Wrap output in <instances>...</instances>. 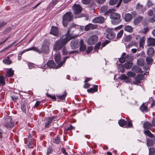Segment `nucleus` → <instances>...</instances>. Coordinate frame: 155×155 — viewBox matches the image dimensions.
<instances>
[{
  "mask_svg": "<svg viewBox=\"0 0 155 155\" xmlns=\"http://www.w3.org/2000/svg\"><path fill=\"white\" fill-rule=\"evenodd\" d=\"M72 37L69 35H65L62 38L57 41L54 45L53 50L57 52V51L60 50L65 45Z\"/></svg>",
  "mask_w": 155,
  "mask_h": 155,
  "instance_id": "1",
  "label": "nucleus"
},
{
  "mask_svg": "<svg viewBox=\"0 0 155 155\" xmlns=\"http://www.w3.org/2000/svg\"><path fill=\"white\" fill-rule=\"evenodd\" d=\"M132 70L136 72L142 73L141 74L137 75L136 77L135 80L133 82L134 84H137L140 83L141 81L143 80L144 78L143 75H146V74H148L147 72H145L143 74V72L141 68H132Z\"/></svg>",
  "mask_w": 155,
  "mask_h": 155,
  "instance_id": "2",
  "label": "nucleus"
},
{
  "mask_svg": "<svg viewBox=\"0 0 155 155\" xmlns=\"http://www.w3.org/2000/svg\"><path fill=\"white\" fill-rule=\"evenodd\" d=\"M110 18L112 24L114 25H117L121 21L120 15L117 13L113 12V13L110 14Z\"/></svg>",
  "mask_w": 155,
  "mask_h": 155,
  "instance_id": "3",
  "label": "nucleus"
},
{
  "mask_svg": "<svg viewBox=\"0 0 155 155\" xmlns=\"http://www.w3.org/2000/svg\"><path fill=\"white\" fill-rule=\"evenodd\" d=\"M74 14L75 15V18H81L83 16L82 14L79 15L82 10V8L79 4H75L72 7Z\"/></svg>",
  "mask_w": 155,
  "mask_h": 155,
  "instance_id": "4",
  "label": "nucleus"
},
{
  "mask_svg": "<svg viewBox=\"0 0 155 155\" xmlns=\"http://www.w3.org/2000/svg\"><path fill=\"white\" fill-rule=\"evenodd\" d=\"M134 59V56L130 54H127L126 53L123 52L120 58H119V61L120 63H124L125 61L130 62Z\"/></svg>",
  "mask_w": 155,
  "mask_h": 155,
  "instance_id": "5",
  "label": "nucleus"
},
{
  "mask_svg": "<svg viewBox=\"0 0 155 155\" xmlns=\"http://www.w3.org/2000/svg\"><path fill=\"white\" fill-rule=\"evenodd\" d=\"M73 19L72 14L70 12H66L62 17V23L64 27H67L68 22Z\"/></svg>",
  "mask_w": 155,
  "mask_h": 155,
  "instance_id": "6",
  "label": "nucleus"
},
{
  "mask_svg": "<svg viewBox=\"0 0 155 155\" xmlns=\"http://www.w3.org/2000/svg\"><path fill=\"white\" fill-rule=\"evenodd\" d=\"M54 58L55 62L58 64V67H60L62 66L63 64L66 61V59L68 58H69V57L68 56L64 58L63 61H61V58L60 54V52L58 51L56 52L54 54Z\"/></svg>",
  "mask_w": 155,
  "mask_h": 155,
  "instance_id": "7",
  "label": "nucleus"
},
{
  "mask_svg": "<svg viewBox=\"0 0 155 155\" xmlns=\"http://www.w3.org/2000/svg\"><path fill=\"white\" fill-rule=\"evenodd\" d=\"M14 122L10 116H7L5 119L4 126L7 128H12L15 126Z\"/></svg>",
  "mask_w": 155,
  "mask_h": 155,
  "instance_id": "8",
  "label": "nucleus"
},
{
  "mask_svg": "<svg viewBox=\"0 0 155 155\" xmlns=\"http://www.w3.org/2000/svg\"><path fill=\"white\" fill-rule=\"evenodd\" d=\"M113 29L111 28H108L106 29L107 32L106 37L109 39H111L114 38L115 36V33L112 31Z\"/></svg>",
  "mask_w": 155,
  "mask_h": 155,
  "instance_id": "9",
  "label": "nucleus"
},
{
  "mask_svg": "<svg viewBox=\"0 0 155 155\" xmlns=\"http://www.w3.org/2000/svg\"><path fill=\"white\" fill-rule=\"evenodd\" d=\"M98 37L96 35H93L90 37L88 39L87 42L89 45H93L96 43L98 41Z\"/></svg>",
  "mask_w": 155,
  "mask_h": 155,
  "instance_id": "10",
  "label": "nucleus"
},
{
  "mask_svg": "<svg viewBox=\"0 0 155 155\" xmlns=\"http://www.w3.org/2000/svg\"><path fill=\"white\" fill-rule=\"evenodd\" d=\"M80 42L78 40L74 39L71 43V46L72 49H75L79 47Z\"/></svg>",
  "mask_w": 155,
  "mask_h": 155,
  "instance_id": "11",
  "label": "nucleus"
},
{
  "mask_svg": "<svg viewBox=\"0 0 155 155\" xmlns=\"http://www.w3.org/2000/svg\"><path fill=\"white\" fill-rule=\"evenodd\" d=\"M55 118V116H52L51 117H49L46 119L45 125V128H49L51 123L53 121V120Z\"/></svg>",
  "mask_w": 155,
  "mask_h": 155,
  "instance_id": "12",
  "label": "nucleus"
},
{
  "mask_svg": "<svg viewBox=\"0 0 155 155\" xmlns=\"http://www.w3.org/2000/svg\"><path fill=\"white\" fill-rule=\"evenodd\" d=\"M104 18L102 16H99L94 18L92 20V22L94 23H102L104 22Z\"/></svg>",
  "mask_w": 155,
  "mask_h": 155,
  "instance_id": "13",
  "label": "nucleus"
},
{
  "mask_svg": "<svg viewBox=\"0 0 155 155\" xmlns=\"http://www.w3.org/2000/svg\"><path fill=\"white\" fill-rule=\"evenodd\" d=\"M97 25H94L91 23H89L85 26L84 30L86 31H88L90 29H94L97 28Z\"/></svg>",
  "mask_w": 155,
  "mask_h": 155,
  "instance_id": "14",
  "label": "nucleus"
},
{
  "mask_svg": "<svg viewBox=\"0 0 155 155\" xmlns=\"http://www.w3.org/2000/svg\"><path fill=\"white\" fill-rule=\"evenodd\" d=\"M77 25L74 23L71 24L70 27L69 28V29L68 31V33L66 34L65 35H69L72 37V38H73L71 35H69V34L71 32H72L74 31V29H75Z\"/></svg>",
  "mask_w": 155,
  "mask_h": 155,
  "instance_id": "15",
  "label": "nucleus"
},
{
  "mask_svg": "<svg viewBox=\"0 0 155 155\" xmlns=\"http://www.w3.org/2000/svg\"><path fill=\"white\" fill-rule=\"evenodd\" d=\"M50 33L51 34H52L55 36H57L58 34V28L55 26H52L51 30Z\"/></svg>",
  "mask_w": 155,
  "mask_h": 155,
  "instance_id": "16",
  "label": "nucleus"
},
{
  "mask_svg": "<svg viewBox=\"0 0 155 155\" xmlns=\"http://www.w3.org/2000/svg\"><path fill=\"white\" fill-rule=\"evenodd\" d=\"M147 44L148 45L155 46V39L151 37L148 38L147 41Z\"/></svg>",
  "mask_w": 155,
  "mask_h": 155,
  "instance_id": "17",
  "label": "nucleus"
},
{
  "mask_svg": "<svg viewBox=\"0 0 155 155\" xmlns=\"http://www.w3.org/2000/svg\"><path fill=\"white\" fill-rule=\"evenodd\" d=\"M13 54H11L8 55L6 58L3 60V63L6 64H12V62L10 60V57Z\"/></svg>",
  "mask_w": 155,
  "mask_h": 155,
  "instance_id": "18",
  "label": "nucleus"
},
{
  "mask_svg": "<svg viewBox=\"0 0 155 155\" xmlns=\"http://www.w3.org/2000/svg\"><path fill=\"white\" fill-rule=\"evenodd\" d=\"M120 78L122 80L125 81V82L127 83L130 82L131 81V79L130 78L124 74L121 75Z\"/></svg>",
  "mask_w": 155,
  "mask_h": 155,
  "instance_id": "19",
  "label": "nucleus"
},
{
  "mask_svg": "<svg viewBox=\"0 0 155 155\" xmlns=\"http://www.w3.org/2000/svg\"><path fill=\"white\" fill-rule=\"evenodd\" d=\"M27 103L25 101H23L21 103V108L23 112L26 113V105Z\"/></svg>",
  "mask_w": 155,
  "mask_h": 155,
  "instance_id": "20",
  "label": "nucleus"
},
{
  "mask_svg": "<svg viewBox=\"0 0 155 155\" xmlns=\"http://www.w3.org/2000/svg\"><path fill=\"white\" fill-rule=\"evenodd\" d=\"M41 52H43L45 53L49 52V47L46 45H43L41 48Z\"/></svg>",
  "mask_w": 155,
  "mask_h": 155,
  "instance_id": "21",
  "label": "nucleus"
},
{
  "mask_svg": "<svg viewBox=\"0 0 155 155\" xmlns=\"http://www.w3.org/2000/svg\"><path fill=\"white\" fill-rule=\"evenodd\" d=\"M47 65L49 68H55L56 64L52 60L48 61L47 63Z\"/></svg>",
  "mask_w": 155,
  "mask_h": 155,
  "instance_id": "22",
  "label": "nucleus"
},
{
  "mask_svg": "<svg viewBox=\"0 0 155 155\" xmlns=\"http://www.w3.org/2000/svg\"><path fill=\"white\" fill-rule=\"evenodd\" d=\"M146 61L148 68L152 64L153 60L150 57H147L146 58Z\"/></svg>",
  "mask_w": 155,
  "mask_h": 155,
  "instance_id": "23",
  "label": "nucleus"
},
{
  "mask_svg": "<svg viewBox=\"0 0 155 155\" xmlns=\"http://www.w3.org/2000/svg\"><path fill=\"white\" fill-rule=\"evenodd\" d=\"M154 52V50L153 48L152 47H150L147 49V54L150 57H151L153 56Z\"/></svg>",
  "mask_w": 155,
  "mask_h": 155,
  "instance_id": "24",
  "label": "nucleus"
},
{
  "mask_svg": "<svg viewBox=\"0 0 155 155\" xmlns=\"http://www.w3.org/2000/svg\"><path fill=\"white\" fill-rule=\"evenodd\" d=\"M143 17L141 16H139L136 18L134 21V23L135 25H137L140 23L142 21Z\"/></svg>",
  "mask_w": 155,
  "mask_h": 155,
  "instance_id": "25",
  "label": "nucleus"
},
{
  "mask_svg": "<svg viewBox=\"0 0 155 155\" xmlns=\"http://www.w3.org/2000/svg\"><path fill=\"white\" fill-rule=\"evenodd\" d=\"M143 5L138 3L137 5L136 9L137 10L140 11L141 13H143L145 10V9H143Z\"/></svg>",
  "mask_w": 155,
  "mask_h": 155,
  "instance_id": "26",
  "label": "nucleus"
},
{
  "mask_svg": "<svg viewBox=\"0 0 155 155\" xmlns=\"http://www.w3.org/2000/svg\"><path fill=\"white\" fill-rule=\"evenodd\" d=\"M80 44V50L82 51H84L85 50L86 47V45L84 44V41L82 40H81Z\"/></svg>",
  "mask_w": 155,
  "mask_h": 155,
  "instance_id": "27",
  "label": "nucleus"
},
{
  "mask_svg": "<svg viewBox=\"0 0 155 155\" xmlns=\"http://www.w3.org/2000/svg\"><path fill=\"white\" fill-rule=\"evenodd\" d=\"M14 71L12 70V68H10L6 73V77H12L14 74Z\"/></svg>",
  "mask_w": 155,
  "mask_h": 155,
  "instance_id": "28",
  "label": "nucleus"
},
{
  "mask_svg": "<svg viewBox=\"0 0 155 155\" xmlns=\"http://www.w3.org/2000/svg\"><path fill=\"white\" fill-rule=\"evenodd\" d=\"M132 18V16L130 14L127 13L125 15L124 20L126 22L129 21Z\"/></svg>",
  "mask_w": 155,
  "mask_h": 155,
  "instance_id": "29",
  "label": "nucleus"
},
{
  "mask_svg": "<svg viewBox=\"0 0 155 155\" xmlns=\"http://www.w3.org/2000/svg\"><path fill=\"white\" fill-rule=\"evenodd\" d=\"M98 86L95 85L94 88H91L87 90V91L89 92H91L93 93L95 92H96L97 91Z\"/></svg>",
  "mask_w": 155,
  "mask_h": 155,
  "instance_id": "30",
  "label": "nucleus"
},
{
  "mask_svg": "<svg viewBox=\"0 0 155 155\" xmlns=\"http://www.w3.org/2000/svg\"><path fill=\"white\" fill-rule=\"evenodd\" d=\"M5 79L4 76L0 74V84L2 86L5 84Z\"/></svg>",
  "mask_w": 155,
  "mask_h": 155,
  "instance_id": "31",
  "label": "nucleus"
},
{
  "mask_svg": "<svg viewBox=\"0 0 155 155\" xmlns=\"http://www.w3.org/2000/svg\"><path fill=\"white\" fill-rule=\"evenodd\" d=\"M143 126L145 129L148 130L152 127V125L149 122H147L143 124Z\"/></svg>",
  "mask_w": 155,
  "mask_h": 155,
  "instance_id": "32",
  "label": "nucleus"
},
{
  "mask_svg": "<svg viewBox=\"0 0 155 155\" xmlns=\"http://www.w3.org/2000/svg\"><path fill=\"white\" fill-rule=\"evenodd\" d=\"M133 28L130 25H126L124 28V30L129 32L131 33L132 32Z\"/></svg>",
  "mask_w": 155,
  "mask_h": 155,
  "instance_id": "33",
  "label": "nucleus"
},
{
  "mask_svg": "<svg viewBox=\"0 0 155 155\" xmlns=\"http://www.w3.org/2000/svg\"><path fill=\"white\" fill-rule=\"evenodd\" d=\"M137 63L138 65L140 66H143L144 64V60L143 59L140 58L137 60Z\"/></svg>",
  "mask_w": 155,
  "mask_h": 155,
  "instance_id": "34",
  "label": "nucleus"
},
{
  "mask_svg": "<svg viewBox=\"0 0 155 155\" xmlns=\"http://www.w3.org/2000/svg\"><path fill=\"white\" fill-rule=\"evenodd\" d=\"M140 109L142 112H147V105H145V103H143L140 107Z\"/></svg>",
  "mask_w": 155,
  "mask_h": 155,
  "instance_id": "35",
  "label": "nucleus"
},
{
  "mask_svg": "<svg viewBox=\"0 0 155 155\" xmlns=\"http://www.w3.org/2000/svg\"><path fill=\"white\" fill-rule=\"evenodd\" d=\"M30 50H33L35 52H36L38 53L39 54H40L41 53V49L39 50L37 48H36L35 47H32L31 48H28V50L27 51H30Z\"/></svg>",
  "mask_w": 155,
  "mask_h": 155,
  "instance_id": "36",
  "label": "nucleus"
},
{
  "mask_svg": "<svg viewBox=\"0 0 155 155\" xmlns=\"http://www.w3.org/2000/svg\"><path fill=\"white\" fill-rule=\"evenodd\" d=\"M118 124L121 127H123L127 124V122L123 119L119 120L118 122Z\"/></svg>",
  "mask_w": 155,
  "mask_h": 155,
  "instance_id": "37",
  "label": "nucleus"
},
{
  "mask_svg": "<svg viewBox=\"0 0 155 155\" xmlns=\"http://www.w3.org/2000/svg\"><path fill=\"white\" fill-rule=\"evenodd\" d=\"M145 38L144 37H142L140 38L139 41V46L140 47L143 48V46L144 45V43L145 42Z\"/></svg>",
  "mask_w": 155,
  "mask_h": 155,
  "instance_id": "38",
  "label": "nucleus"
},
{
  "mask_svg": "<svg viewBox=\"0 0 155 155\" xmlns=\"http://www.w3.org/2000/svg\"><path fill=\"white\" fill-rule=\"evenodd\" d=\"M144 133L145 135H147L148 137H150V138H151V137H155L148 130H147L144 131Z\"/></svg>",
  "mask_w": 155,
  "mask_h": 155,
  "instance_id": "39",
  "label": "nucleus"
},
{
  "mask_svg": "<svg viewBox=\"0 0 155 155\" xmlns=\"http://www.w3.org/2000/svg\"><path fill=\"white\" fill-rule=\"evenodd\" d=\"M66 92L64 91L62 95H57V96L59 97L60 100H64L65 99V97L66 96Z\"/></svg>",
  "mask_w": 155,
  "mask_h": 155,
  "instance_id": "40",
  "label": "nucleus"
},
{
  "mask_svg": "<svg viewBox=\"0 0 155 155\" xmlns=\"http://www.w3.org/2000/svg\"><path fill=\"white\" fill-rule=\"evenodd\" d=\"M149 155H155V149L153 148L149 149Z\"/></svg>",
  "mask_w": 155,
  "mask_h": 155,
  "instance_id": "41",
  "label": "nucleus"
},
{
  "mask_svg": "<svg viewBox=\"0 0 155 155\" xmlns=\"http://www.w3.org/2000/svg\"><path fill=\"white\" fill-rule=\"evenodd\" d=\"M132 39V37L131 35H128L125 36L124 38V41L126 42H128L130 41Z\"/></svg>",
  "mask_w": 155,
  "mask_h": 155,
  "instance_id": "42",
  "label": "nucleus"
},
{
  "mask_svg": "<svg viewBox=\"0 0 155 155\" xmlns=\"http://www.w3.org/2000/svg\"><path fill=\"white\" fill-rule=\"evenodd\" d=\"M133 65L132 63L131 62L126 63L124 64L125 68H131Z\"/></svg>",
  "mask_w": 155,
  "mask_h": 155,
  "instance_id": "43",
  "label": "nucleus"
},
{
  "mask_svg": "<svg viewBox=\"0 0 155 155\" xmlns=\"http://www.w3.org/2000/svg\"><path fill=\"white\" fill-rule=\"evenodd\" d=\"M114 10V9H109L104 13V15H109L110 16V14L113 13Z\"/></svg>",
  "mask_w": 155,
  "mask_h": 155,
  "instance_id": "44",
  "label": "nucleus"
},
{
  "mask_svg": "<svg viewBox=\"0 0 155 155\" xmlns=\"http://www.w3.org/2000/svg\"><path fill=\"white\" fill-rule=\"evenodd\" d=\"M108 8L107 6H103L100 9V12L103 13L106 12L107 9Z\"/></svg>",
  "mask_w": 155,
  "mask_h": 155,
  "instance_id": "45",
  "label": "nucleus"
},
{
  "mask_svg": "<svg viewBox=\"0 0 155 155\" xmlns=\"http://www.w3.org/2000/svg\"><path fill=\"white\" fill-rule=\"evenodd\" d=\"M127 75L130 77H133L136 76V74L134 72L131 71L128 72L127 73Z\"/></svg>",
  "mask_w": 155,
  "mask_h": 155,
  "instance_id": "46",
  "label": "nucleus"
},
{
  "mask_svg": "<svg viewBox=\"0 0 155 155\" xmlns=\"http://www.w3.org/2000/svg\"><path fill=\"white\" fill-rule=\"evenodd\" d=\"M54 142L57 144H59L60 142V140L58 136L54 139Z\"/></svg>",
  "mask_w": 155,
  "mask_h": 155,
  "instance_id": "47",
  "label": "nucleus"
},
{
  "mask_svg": "<svg viewBox=\"0 0 155 155\" xmlns=\"http://www.w3.org/2000/svg\"><path fill=\"white\" fill-rule=\"evenodd\" d=\"M118 0H110L109 2V4L110 5H113L116 4Z\"/></svg>",
  "mask_w": 155,
  "mask_h": 155,
  "instance_id": "48",
  "label": "nucleus"
},
{
  "mask_svg": "<svg viewBox=\"0 0 155 155\" xmlns=\"http://www.w3.org/2000/svg\"><path fill=\"white\" fill-rule=\"evenodd\" d=\"M93 49V47L91 46H90L88 47L87 48V49L86 51V53L87 54H89L91 52Z\"/></svg>",
  "mask_w": 155,
  "mask_h": 155,
  "instance_id": "49",
  "label": "nucleus"
},
{
  "mask_svg": "<svg viewBox=\"0 0 155 155\" xmlns=\"http://www.w3.org/2000/svg\"><path fill=\"white\" fill-rule=\"evenodd\" d=\"M123 30H122L120 31L118 33L117 37V38H120L122 35L123 34Z\"/></svg>",
  "mask_w": 155,
  "mask_h": 155,
  "instance_id": "50",
  "label": "nucleus"
},
{
  "mask_svg": "<svg viewBox=\"0 0 155 155\" xmlns=\"http://www.w3.org/2000/svg\"><path fill=\"white\" fill-rule=\"evenodd\" d=\"M91 0H82L81 1L83 4L84 5L89 4L91 2Z\"/></svg>",
  "mask_w": 155,
  "mask_h": 155,
  "instance_id": "51",
  "label": "nucleus"
},
{
  "mask_svg": "<svg viewBox=\"0 0 155 155\" xmlns=\"http://www.w3.org/2000/svg\"><path fill=\"white\" fill-rule=\"evenodd\" d=\"M53 151V149L51 147H49L47 150V154L49 155L52 153Z\"/></svg>",
  "mask_w": 155,
  "mask_h": 155,
  "instance_id": "52",
  "label": "nucleus"
},
{
  "mask_svg": "<svg viewBox=\"0 0 155 155\" xmlns=\"http://www.w3.org/2000/svg\"><path fill=\"white\" fill-rule=\"evenodd\" d=\"M101 45V43L99 42L95 46V48L94 50L95 51L97 50L100 47V46Z\"/></svg>",
  "mask_w": 155,
  "mask_h": 155,
  "instance_id": "53",
  "label": "nucleus"
},
{
  "mask_svg": "<svg viewBox=\"0 0 155 155\" xmlns=\"http://www.w3.org/2000/svg\"><path fill=\"white\" fill-rule=\"evenodd\" d=\"M127 124V125L126 126L127 128H130L132 126V121L131 120H130L129 121Z\"/></svg>",
  "mask_w": 155,
  "mask_h": 155,
  "instance_id": "54",
  "label": "nucleus"
},
{
  "mask_svg": "<svg viewBox=\"0 0 155 155\" xmlns=\"http://www.w3.org/2000/svg\"><path fill=\"white\" fill-rule=\"evenodd\" d=\"M7 24V23L3 21H0V28L5 26Z\"/></svg>",
  "mask_w": 155,
  "mask_h": 155,
  "instance_id": "55",
  "label": "nucleus"
},
{
  "mask_svg": "<svg viewBox=\"0 0 155 155\" xmlns=\"http://www.w3.org/2000/svg\"><path fill=\"white\" fill-rule=\"evenodd\" d=\"M96 2L98 3L101 4L104 3L106 1V0H95Z\"/></svg>",
  "mask_w": 155,
  "mask_h": 155,
  "instance_id": "56",
  "label": "nucleus"
},
{
  "mask_svg": "<svg viewBox=\"0 0 155 155\" xmlns=\"http://www.w3.org/2000/svg\"><path fill=\"white\" fill-rule=\"evenodd\" d=\"M149 19L150 21L152 23L155 22V17L154 16H153L152 17L150 18Z\"/></svg>",
  "mask_w": 155,
  "mask_h": 155,
  "instance_id": "57",
  "label": "nucleus"
},
{
  "mask_svg": "<svg viewBox=\"0 0 155 155\" xmlns=\"http://www.w3.org/2000/svg\"><path fill=\"white\" fill-rule=\"evenodd\" d=\"M15 44V42H13L12 44L8 45V46L6 47L5 48H3V50H5V51L6 50H7L11 47L13 45Z\"/></svg>",
  "mask_w": 155,
  "mask_h": 155,
  "instance_id": "58",
  "label": "nucleus"
},
{
  "mask_svg": "<svg viewBox=\"0 0 155 155\" xmlns=\"http://www.w3.org/2000/svg\"><path fill=\"white\" fill-rule=\"evenodd\" d=\"M28 64L29 68L31 67V68H33L35 67L34 64L32 63L28 62Z\"/></svg>",
  "mask_w": 155,
  "mask_h": 155,
  "instance_id": "59",
  "label": "nucleus"
},
{
  "mask_svg": "<svg viewBox=\"0 0 155 155\" xmlns=\"http://www.w3.org/2000/svg\"><path fill=\"white\" fill-rule=\"evenodd\" d=\"M148 14L150 16H153V12L152 10H150L148 12Z\"/></svg>",
  "mask_w": 155,
  "mask_h": 155,
  "instance_id": "60",
  "label": "nucleus"
},
{
  "mask_svg": "<svg viewBox=\"0 0 155 155\" xmlns=\"http://www.w3.org/2000/svg\"><path fill=\"white\" fill-rule=\"evenodd\" d=\"M11 98L13 101H16L18 99V96H11Z\"/></svg>",
  "mask_w": 155,
  "mask_h": 155,
  "instance_id": "61",
  "label": "nucleus"
},
{
  "mask_svg": "<svg viewBox=\"0 0 155 155\" xmlns=\"http://www.w3.org/2000/svg\"><path fill=\"white\" fill-rule=\"evenodd\" d=\"M33 144L31 142H30L28 145V148H31L33 147Z\"/></svg>",
  "mask_w": 155,
  "mask_h": 155,
  "instance_id": "62",
  "label": "nucleus"
},
{
  "mask_svg": "<svg viewBox=\"0 0 155 155\" xmlns=\"http://www.w3.org/2000/svg\"><path fill=\"white\" fill-rule=\"evenodd\" d=\"M75 127L72 125H70L69 127L67 128V130H71L74 129Z\"/></svg>",
  "mask_w": 155,
  "mask_h": 155,
  "instance_id": "63",
  "label": "nucleus"
},
{
  "mask_svg": "<svg viewBox=\"0 0 155 155\" xmlns=\"http://www.w3.org/2000/svg\"><path fill=\"white\" fill-rule=\"evenodd\" d=\"M61 150L62 153L64 155H68V153L66 152V150L64 148H62Z\"/></svg>",
  "mask_w": 155,
  "mask_h": 155,
  "instance_id": "64",
  "label": "nucleus"
}]
</instances>
